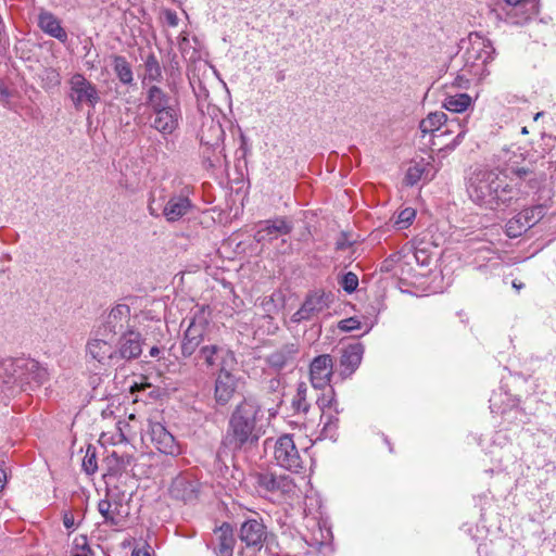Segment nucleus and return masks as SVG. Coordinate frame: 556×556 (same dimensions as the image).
Segmentation results:
<instances>
[{
  "instance_id": "obj_48",
  "label": "nucleus",
  "mask_w": 556,
  "mask_h": 556,
  "mask_svg": "<svg viewBox=\"0 0 556 556\" xmlns=\"http://www.w3.org/2000/svg\"><path fill=\"white\" fill-rule=\"evenodd\" d=\"M399 254H393L389 258H387L381 265V271H390L392 267V262L399 260Z\"/></svg>"
},
{
  "instance_id": "obj_9",
  "label": "nucleus",
  "mask_w": 556,
  "mask_h": 556,
  "mask_svg": "<svg viewBox=\"0 0 556 556\" xmlns=\"http://www.w3.org/2000/svg\"><path fill=\"white\" fill-rule=\"evenodd\" d=\"M67 97L76 110H81L84 104L94 109L101 100L98 87L81 73L70 77Z\"/></svg>"
},
{
  "instance_id": "obj_38",
  "label": "nucleus",
  "mask_w": 556,
  "mask_h": 556,
  "mask_svg": "<svg viewBox=\"0 0 556 556\" xmlns=\"http://www.w3.org/2000/svg\"><path fill=\"white\" fill-rule=\"evenodd\" d=\"M469 66L464 62V66L459 70L455 77L454 85L459 88H468L469 83L472 78L481 77L482 75H476L469 72Z\"/></svg>"
},
{
  "instance_id": "obj_14",
  "label": "nucleus",
  "mask_w": 556,
  "mask_h": 556,
  "mask_svg": "<svg viewBox=\"0 0 556 556\" xmlns=\"http://www.w3.org/2000/svg\"><path fill=\"white\" fill-rule=\"evenodd\" d=\"M143 339L140 332L135 329H127L126 332L116 337L114 342V354L116 367L137 359L142 353Z\"/></svg>"
},
{
  "instance_id": "obj_46",
  "label": "nucleus",
  "mask_w": 556,
  "mask_h": 556,
  "mask_svg": "<svg viewBox=\"0 0 556 556\" xmlns=\"http://www.w3.org/2000/svg\"><path fill=\"white\" fill-rule=\"evenodd\" d=\"M165 18H166V22L169 26L172 27H175L178 25V16L176 14V12L172 11V10H167L165 12Z\"/></svg>"
},
{
  "instance_id": "obj_2",
  "label": "nucleus",
  "mask_w": 556,
  "mask_h": 556,
  "mask_svg": "<svg viewBox=\"0 0 556 556\" xmlns=\"http://www.w3.org/2000/svg\"><path fill=\"white\" fill-rule=\"evenodd\" d=\"M262 416V406L256 400L249 397L241 401L229 417L222 445L233 453L256 447L262 435L257 421Z\"/></svg>"
},
{
  "instance_id": "obj_15",
  "label": "nucleus",
  "mask_w": 556,
  "mask_h": 556,
  "mask_svg": "<svg viewBox=\"0 0 556 556\" xmlns=\"http://www.w3.org/2000/svg\"><path fill=\"white\" fill-rule=\"evenodd\" d=\"M201 492L199 479L190 471L178 473L168 489L169 496L184 504H192L198 501Z\"/></svg>"
},
{
  "instance_id": "obj_18",
  "label": "nucleus",
  "mask_w": 556,
  "mask_h": 556,
  "mask_svg": "<svg viewBox=\"0 0 556 556\" xmlns=\"http://www.w3.org/2000/svg\"><path fill=\"white\" fill-rule=\"evenodd\" d=\"M545 207L535 205L519 212L511 217L505 225V232L509 238H517L528 229L536 225L544 216Z\"/></svg>"
},
{
  "instance_id": "obj_5",
  "label": "nucleus",
  "mask_w": 556,
  "mask_h": 556,
  "mask_svg": "<svg viewBox=\"0 0 556 556\" xmlns=\"http://www.w3.org/2000/svg\"><path fill=\"white\" fill-rule=\"evenodd\" d=\"M211 330L212 327L204 314L202 312L194 314L181 340L180 349L182 357H191L201 351L202 346L211 344L213 342Z\"/></svg>"
},
{
  "instance_id": "obj_16",
  "label": "nucleus",
  "mask_w": 556,
  "mask_h": 556,
  "mask_svg": "<svg viewBox=\"0 0 556 556\" xmlns=\"http://www.w3.org/2000/svg\"><path fill=\"white\" fill-rule=\"evenodd\" d=\"M98 510L104 519V523L122 528L129 516V505L116 495L108 493L105 498L98 503Z\"/></svg>"
},
{
  "instance_id": "obj_20",
  "label": "nucleus",
  "mask_w": 556,
  "mask_h": 556,
  "mask_svg": "<svg viewBox=\"0 0 556 556\" xmlns=\"http://www.w3.org/2000/svg\"><path fill=\"white\" fill-rule=\"evenodd\" d=\"M293 229V225L286 217H276L261 222L258 229L254 235V239L258 242H271L280 236L289 235Z\"/></svg>"
},
{
  "instance_id": "obj_55",
  "label": "nucleus",
  "mask_w": 556,
  "mask_h": 556,
  "mask_svg": "<svg viewBox=\"0 0 556 556\" xmlns=\"http://www.w3.org/2000/svg\"><path fill=\"white\" fill-rule=\"evenodd\" d=\"M345 248H346L345 242H343V241H337V243H336V249H337V250H344Z\"/></svg>"
},
{
  "instance_id": "obj_45",
  "label": "nucleus",
  "mask_w": 556,
  "mask_h": 556,
  "mask_svg": "<svg viewBox=\"0 0 556 556\" xmlns=\"http://www.w3.org/2000/svg\"><path fill=\"white\" fill-rule=\"evenodd\" d=\"M63 525L67 530L75 529V518L71 511L63 514Z\"/></svg>"
},
{
  "instance_id": "obj_51",
  "label": "nucleus",
  "mask_w": 556,
  "mask_h": 556,
  "mask_svg": "<svg viewBox=\"0 0 556 556\" xmlns=\"http://www.w3.org/2000/svg\"><path fill=\"white\" fill-rule=\"evenodd\" d=\"M131 556H151V554L148 549H146V551L134 549L131 553Z\"/></svg>"
},
{
  "instance_id": "obj_34",
  "label": "nucleus",
  "mask_w": 556,
  "mask_h": 556,
  "mask_svg": "<svg viewBox=\"0 0 556 556\" xmlns=\"http://www.w3.org/2000/svg\"><path fill=\"white\" fill-rule=\"evenodd\" d=\"M17 358H3L0 361V380L4 384H16L15 375L18 369Z\"/></svg>"
},
{
  "instance_id": "obj_37",
  "label": "nucleus",
  "mask_w": 556,
  "mask_h": 556,
  "mask_svg": "<svg viewBox=\"0 0 556 556\" xmlns=\"http://www.w3.org/2000/svg\"><path fill=\"white\" fill-rule=\"evenodd\" d=\"M227 450L229 448L222 445L215 454L214 468L216 471L219 472L220 476H225L226 472L229 470L226 460V458L228 457Z\"/></svg>"
},
{
  "instance_id": "obj_11",
  "label": "nucleus",
  "mask_w": 556,
  "mask_h": 556,
  "mask_svg": "<svg viewBox=\"0 0 556 556\" xmlns=\"http://www.w3.org/2000/svg\"><path fill=\"white\" fill-rule=\"evenodd\" d=\"M333 302V294L324 289H315L304 298L300 308L291 316V321L301 324L303 321H311L328 309Z\"/></svg>"
},
{
  "instance_id": "obj_42",
  "label": "nucleus",
  "mask_w": 556,
  "mask_h": 556,
  "mask_svg": "<svg viewBox=\"0 0 556 556\" xmlns=\"http://www.w3.org/2000/svg\"><path fill=\"white\" fill-rule=\"evenodd\" d=\"M338 327L342 331H352L361 328V321L355 317H350L341 320Z\"/></svg>"
},
{
  "instance_id": "obj_7",
  "label": "nucleus",
  "mask_w": 556,
  "mask_h": 556,
  "mask_svg": "<svg viewBox=\"0 0 556 556\" xmlns=\"http://www.w3.org/2000/svg\"><path fill=\"white\" fill-rule=\"evenodd\" d=\"M194 359L197 365L205 367L207 370L215 371L224 369H233L237 365L235 353L224 344L213 341L211 344L202 346Z\"/></svg>"
},
{
  "instance_id": "obj_53",
  "label": "nucleus",
  "mask_w": 556,
  "mask_h": 556,
  "mask_svg": "<svg viewBox=\"0 0 556 556\" xmlns=\"http://www.w3.org/2000/svg\"><path fill=\"white\" fill-rule=\"evenodd\" d=\"M160 352L161 351H160V349L157 346H152L150 349L149 354H150L151 357H156L160 354Z\"/></svg>"
},
{
  "instance_id": "obj_4",
  "label": "nucleus",
  "mask_w": 556,
  "mask_h": 556,
  "mask_svg": "<svg viewBox=\"0 0 556 556\" xmlns=\"http://www.w3.org/2000/svg\"><path fill=\"white\" fill-rule=\"evenodd\" d=\"M422 137L430 135L431 149L438 147L439 151H452L464 139L467 129L458 122L446 123L444 112H434L427 115L419 124Z\"/></svg>"
},
{
  "instance_id": "obj_27",
  "label": "nucleus",
  "mask_w": 556,
  "mask_h": 556,
  "mask_svg": "<svg viewBox=\"0 0 556 556\" xmlns=\"http://www.w3.org/2000/svg\"><path fill=\"white\" fill-rule=\"evenodd\" d=\"M38 26L47 35L65 43L68 39L67 33L61 25V21L51 12L42 11L38 15Z\"/></svg>"
},
{
  "instance_id": "obj_28",
  "label": "nucleus",
  "mask_w": 556,
  "mask_h": 556,
  "mask_svg": "<svg viewBox=\"0 0 556 556\" xmlns=\"http://www.w3.org/2000/svg\"><path fill=\"white\" fill-rule=\"evenodd\" d=\"M217 536V546L215 553L217 556H232L236 539L233 529L228 522H224L215 530Z\"/></svg>"
},
{
  "instance_id": "obj_22",
  "label": "nucleus",
  "mask_w": 556,
  "mask_h": 556,
  "mask_svg": "<svg viewBox=\"0 0 556 556\" xmlns=\"http://www.w3.org/2000/svg\"><path fill=\"white\" fill-rule=\"evenodd\" d=\"M267 538L266 526L261 518L244 520L239 529V539L247 547L262 548Z\"/></svg>"
},
{
  "instance_id": "obj_23",
  "label": "nucleus",
  "mask_w": 556,
  "mask_h": 556,
  "mask_svg": "<svg viewBox=\"0 0 556 556\" xmlns=\"http://www.w3.org/2000/svg\"><path fill=\"white\" fill-rule=\"evenodd\" d=\"M150 438L155 447L163 454L177 456L181 453L174 435L161 422L150 424Z\"/></svg>"
},
{
  "instance_id": "obj_58",
  "label": "nucleus",
  "mask_w": 556,
  "mask_h": 556,
  "mask_svg": "<svg viewBox=\"0 0 556 556\" xmlns=\"http://www.w3.org/2000/svg\"><path fill=\"white\" fill-rule=\"evenodd\" d=\"M543 115V112H539L534 115L533 119L534 121H538L539 118H541V116Z\"/></svg>"
},
{
  "instance_id": "obj_54",
  "label": "nucleus",
  "mask_w": 556,
  "mask_h": 556,
  "mask_svg": "<svg viewBox=\"0 0 556 556\" xmlns=\"http://www.w3.org/2000/svg\"><path fill=\"white\" fill-rule=\"evenodd\" d=\"M0 94L5 98L10 97V92H9L8 88H5L3 85H0Z\"/></svg>"
},
{
  "instance_id": "obj_31",
  "label": "nucleus",
  "mask_w": 556,
  "mask_h": 556,
  "mask_svg": "<svg viewBox=\"0 0 556 556\" xmlns=\"http://www.w3.org/2000/svg\"><path fill=\"white\" fill-rule=\"evenodd\" d=\"M471 97L467 93H457L445 98L443 106L451 112L462 113L471 105Z\"/></svg>"
},
{
  "instance_id": "obj_57",
  "label": "nucleus",
  "mask_w": 556,
  "mask_h": 556,
  "mask_svg": "<svg viewBox=\"0 0 556 556\" xmlns=\"http://www.w3.org/2000/svg\"><path fill=\"white\" fill-rule=\"evenodd\" d=\"M513 287L517 290L521 289L523 287V283H517L516 281L513 282Z\"/></svg>"
},
{
  "instance_id": "obj_36",
  "label": "nucleus",
  "mask_w": 556,
  "mask_h": 556,
  "mask_svg": "<svg viewBox=\"0 0 556 556\" xmlns=\"http://www.w3.org/2000/svg\"><path fill=\"white\" fill-rule=\"evenodd\" d=\"M416 217V211L413 207H405L402 210L394 222L397 229H405L412 225Z\"/></svg>"
},
{
  "instance_id": "obj_49",
  "label": "nucleus",
  "mask_w": 556,
  "mask_h": 556,
  "mask_svg": "<svg viewBox=\"0 0 556 556\" xmlns=\"http://www.w3.org/2000/svg\"><path fill=\"white\" fill-rule=\"evenodd\" d=\"M543 140L545 141L546 146H551L552 148H555L556 144V137L553 136H544Z\"/></svg>"
},
{
  "instance_id": "obj_12",
  "label": "nucleus",
  "mask_w": 556,
  "mask_h": 556,
  "mask_svg": "<svg viewBox=\"0 0 556 556\" xmlns=\"http://www.w3.org/2000/svg\"><path fill=\"white\" fill-rule=\"evenodd\" d=\"M274 458L278 466L291 472H301L306 465V460L295 446L291 434L279 437L274 446Z\"/></svg>"
},
{
  "instance_id": "obj_10",
  "label": "nucleus",
  "mask_w": 556,
  "mask_h": 556,
  "mask_svg": "<svg viewBox=\"0 0 556 556\" xmlns=\"http://www.w3.org/2000/svg\"><path fill=\"white\" fill-rule=\"evenodd\" d=\"M495 49L489 39L478 34L470 35V47L465 51L463 59L469 66V72L484 75L485 66L494 60Z\"/></svg>"
},
{
  "instance_id": "obj_59",
  "label": "nucleus",
  "mask_w": 556,
  "mask_h": 556,
  "mask_svg": "<svg viewBox=\"0 0 556 556\" xmlns=\"http://www.w3.org/2000/svg\"><path fill=\"white\" fill-rule=\"evenodd\" d=\"M521 134H523V135L528 134V129H527V127H522V129H521Z\"/></svg>"
},
{
  "instance_id": "obj_8",
  "label": "nucleus",
  "mask_w": 556,
  "mask_h": 556,
  "mask_svg": "<svg viewBox=\"0 0 556 556\" xmlns=\"http://www.w3.org/2000/svg\"><path fill=\"white\" fill-rule=\"evenodd\" d=\"M131 321V309L127 304H115L101 319V321L93 328L98 330L101 336H106L116 339L117 336L123 334L127 329H135Z\"/></svg>"
},
{
  "instance_id": "obj_44",
  "label": "nucleus",
  "mask_w": 556,
  "mask_h": 556,
  "mask_svg": "<svg viewBox=\"0 0 556 556\" xmlns=\"http://www.w3.org/2000/svg\"><path fill=\"white\" fill-rule=\"evenodd\" d=\"M414 256L418 264L428 266L430 264V255L426 249L415 248Z\"/></svg>"
},
{
  "instance_id": "obj_6",
  "label": "nucleus",
  "mask_w": 556,
  "mask_h": 556,
  "mask_svg": "<svg viewBox=\"0 0 556 556\" xmlns=\"http://www.w3.org/2000/svg\"><path fill=\"white\" fill-rule=\"evenodd\" d=\"M115 339L101 336L94 328L85 345V358L99 368L116 367L114 354Z\"/></svg>"
},
{
  "instance_id": "obj_30",
  "label": "nucleus",
  "mask_w": 556,
  "mask_h": 556,
  "mask_svg": "<svg viewBox=\"0 0 556 556\" xmlns=\"http://www.w3.org/2000/svg\"><path fill=\"white\" fill-rule=\"evenodd\" d=\"M112 60L113 71L121 81V84L125 86H130L134 84V73L130 63L127 59L119 54H112L110 56Z\"/></svg>"
},
{
  "instance_id": "obj_40",
  "label": "nucleus",
  "mask_w": 556,
  "mask_h": 556,
  "mask_svg": "<svg viewBox=\"0 0 556 556\" xmlns=\"http://www.w3.org/2000/svg\"><path fill=\"white\" fill-rule=\"evenodd\" d=\"M339 283L345 292L352 293L358 287V277L353 271H348L342 276Z\"/></svg>"
},
{
  "instance_id": "obj_13",
  "label": "nucleus",
  "mask_w": 556,
  "mask_h": 556,
  "mask_svg": "<svg viewBox=\"0 0 556 556\" xmlns=\"http://www.w3.org/2000/svg\"><path fill=\"white\" fill-rule=\"evenodd\" d=\"M260 494L287 495L294 492L295 483L290 476L261 470L251 475Z\"/></svg>"
},
{
  "instance_id": "obj_52",
  "label": "nucleus",
  "mask_w": 556,
  "mask_h": 556,
  "mask_svg": "<svg viewBox=\"0 0 556 556\" xmlns=\"http://www.w3.org/2000/svg\"><path fill=\"white\" fill-rule=\"evenodd\" d=\"M121 462H122L123 467H126L131 464L132 457L129 455L122 456Z\"/></svg>"
},
{
  "instance_id": "obj_3",
  "label": "nucleus",
  "mask_w": 556,
  "mask_h": 556,
  "mask_svg": "<svg viewBox=\"0 0 556 556\" xmlns=\"http://www.w3.org/2000/svg\"><path fill=\"white\" fill-rule=\"evenodd\" d=\"M144 105L149 110L150 127L163 138L174 135L182 121L178 99L173 98L157 85L146 88Z\"/></svg>"
},
{
  "instance_id": "obj_29",
  "label": "nucleus",
  "mask_w": 556,
  "mask_h": 556,
  "mask_svg": "<svg viewBox=\"0 0 556 556\" xmlns=\"http://www.w3.org/2000/svg\"><path fill=\"white\" fill-rule=\"evenodd\" d=\"M144 75L142 77V87L146 88L161 83L163 79L162 66L154 53H150L146 56L143 62Z\"/></svg>"
},
{
  "instance_id": "obj_56",
  "label": "nucleus",
  "mask_w": 556,
  "mask_h": 556,
  "mask_svg": "<svg viewBox=\"0 0 556 556\" xmlns=\"http://www.w3.org/2000/svg\"><path fill=\"white\" fill-rule=\"evenodd\" d=\"M507 4L509 5H518L519 3H521L523 0H505Z\"/></svg>"
},
{
  "instance_id": "obj_1",
  "label": "nucleus",
  "mask_w": 556,
  "mask_h": 556,
  "mask_svg": "<svg viewBox=\"0 0 556 556\" xmlns=\"http://www.w3.org/2000/svg\"><path fill=\"white\" fill-rule=\"evenodd\" d=\"M541 180L529 167L477 169L467 188L470 199L486 208L508 207L536 189Z\"/></svg>"
},
{
  "instance_id": "obj_60",
  "label": "nucleus",
  "mask_w": 556,
  "mask_h": 556,
  "mask_svg": "<svg viewBox=\"0 0 556 556\" xmlns=\"http://www.w3.org/2000/svg\"><path fill=\"white\" fill-rule=\"evenodd\" d=\"M74 556H86V555H83V554H75Z\"/></svg>"
},
{
  "instance_id": "obj_47",
  "label": "nucleus",
  "mask_w": 556,
  "mask_h": 556,
  "mask_svg": "<svg viewBox=\"0 0 556 556\" xmlns=\"http://www.w3.org/2000/svg\"><path fill=\"white\" fill-rule=\"evenodd\" d=\"M148 211L150 213L151 216H154V217H160L162 216V208L161 206H156L155 205V200H151L148 204Z\"/></svg>"
},
{
  "instance_id": "obj_39",
  "label": "nucleus",
  "mask_w": 556,
  "mask_h": 556,
  "mask_svg": "<svg viewBox=\"0 0 556 556\" xmlns=\"http://www.w3.org/2000/svg\"><path fill=\"white\" fill-rule=\"evenodd\" d=\"M83 468L88 475L94 473L98 469L96 448L91 445H88L86 450V455L83 459Z\"/></svg>"
},
{
  "instance_id": "obj_17",
  "label": "nucleus",
  "mask_w": 556,
  "mask_h": 556,
  "mask_svg": "<svg viewBox=\"0 0 556 556\" xmlns=\"http://www.w3.org/2000/svg\"><path fill=\"white\" fill-rule=\"evenodd\" d=\"M191 189L184 187L179 193H172L162 206V216L168 223H176L189 215L194 205L190 199Z\"/></svg>"
},
{
  "instance_id": "obj_43",
  "label": "nucleus",
  "mask_w": 556,
  "mask_h": 556,
  "mask_svg": "<svg viewBox=\"0 0 556 556\" xmlns=\"http://www.w3.org/2000/svg\"><path fill=\"white\" fill-rule=\"evenodd\" d=\"M43 80H46L47 84L51 87L59 86L61 83L60 74L54 68H46Z\"/></svg>"
},
{
  "instance_id": "obj_50",
  "label": "nucleus",
  "mask_w": 556,
  "mask_h": 556,
  "mask_svg": "<svg viewBox=\"0 0 556 556\" xmlns=\"http://www.w3.org/2000/svg\"><path fill=\"white\" fill-rule=\"evenodd\" d=\"M5 481H7V475H5L4 470L0 468V492L4 488Z\"/></svg>"
},
{
  "instance_id": "obj_19",
  "label": "nucleus",
  "mask_w": 556,
  "mask_h": 556,
  "mask_svg": "<svg viewBox=\"0 0 556 556\" xmlns=\"http://www.w3.org/2000/svg\"><path fill=\"white\" fill-rule=\"evenodd\" d=\"M18 369L16 370V384L24 387L35 383L40 386L48 380L49 374L46 367L30 357H17Z\"/></svg>"
},
{
  "instance_id": "obj_24",
  "label": "nucleus",
  "mask_w": 556,
  "mask_h": 556,
  "mask_svg": "<svg viewBox=\"0 0 556 556\" xmlns=\"http://www.w3.org/2000/svg\"><path fill=\"white\" fill-rule=\"evenodd\" d=\"M231 371L232 369L220 370L215 379L214 399L218 405L228 404L236 393L239 379Z\"/></svg>"
},
{
  "instance_id": "obj_21",
  "label": "nucleus",
  "mask_w": 556,
  "mask_h": 556,
  "mask_svg": "<svg viewBox=\"0 0 556 556\" xmlns=\"http://www.w3.org/2000/svg\"><path fill=\"white\" fill-rule=\"evenodd\" d=\"M332 374L333 361L329 354L318 355L309 364V379L315 389H324L329 386Z\"/></svg>"
},
{
  "instance_id": "obj_33",
  "label": "nucleus",
  "mask_w": 556,
  "mask_h": 556,
  "mask_svg": "<svg viewBox=\"0 0 556 556\" xmlns=\"http://www.w3.org/2000/svg\"><path fill=\"white\" fill-rule=\"evenodd\" d=\"M339 414L334 412L325 413L320 415V421L323 422V429L320 435L326 439L336 440L338 428H339Z\"/></svg>"
},
{
  "instance_id": "obj_41",
  "label": "nucleus",
  "mask_w": 556,
  "mask_h": 556,
  "mask_svg": "<svg viewBox=\"0 0 556 556\" xmlns=\"http://www.w3.org/2000/svg\"><path fill=\"white\" fill-rule=\"evenodd\" d=\"M424 172H425L424 166H421L419 164L409 166L406 172V176H405V180H406L407 185L414 186L415 184H417L421 179Z\"/></svg>"
},
{
  "instance_id": "obj_35",
  "label": "nucleus",
  "mask_w": 556,
  "mask_h": 556,
  "mask_svg": "<svg viewBox=\"0 0 556 556\" xmlns=\"http://www.w3.org/2000/svg\"><path fill=\"white\" fill-rule=\"evenodd\" d=\"M316 404L321 414L330 412H334L336 414L341 413L333 389H330L328 393H323L321 396L316 400Z\"/></svg>"
},
{
  "instance_id": "obj_25",
  "label": "nucleus",
  "mask_w": 556,
  "mask_h": 556,
  "mask_svg": "<svg viewBox=\"0 0 556 556\" xmlns=\"http://www.w3.org/2000/svg\"><path fill=\"white\" fill-rule=\"evenodd\" d=\"M299 353L300 346L298 343H287L267 355L265 361L270 368L279 371L288 367H294Z\"/></svg>"
},
{
  "instance_id": "obj_32",
  "label": "nucleus",
  "mask_w": 556,
  "mask_h": 556,
  "mask_svg": "<svg viewBox=\"0 0 556 556\" xmlns=\"http://www.w3.org/2000/svg\"><path fill=\"white\" fill-rule=\"evenodd\" d=\"M308 388L305 382H300L296 387V393L292 399L291 406L298 414H307L311 404L307 400Z\"/></svg>"
},
{
  "instance_id": "obj_26",
  "label": "nucleus",
  "mask_w": 556,
  "mask_h": 556,
  "mask_svg": "<svg viewBox=\"0 0 556 556\" xmlns=\"http://www.w3.org/2000/svg\"><path fill=\"white\" fill-rule=\"evenodd\" d=\"M365 348L361 342L352 343L344 346L340 357V376L345 379L351 377L359 367Z\"/></svg>"
}]
</instances>
